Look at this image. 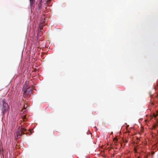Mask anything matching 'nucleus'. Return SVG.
Wrapping results in <instances>:
<instances>
[{"label": "nucleus", "instance_id": "f257e3e1", "mask_svg": "<svg viewBox=\"0 0 158 158\" xmlns=\"http://www.w3.org/2000/svg\"><path fill=\"white\" fill-rule=\"evenodd\" d=\"M0 106L2 115L4 116L5 113L7 111L8 108V106L6 102V99H4L1 100L0 102Z\"/></svg>", "mask_w": 158, "mask_h": 158}, {"label": "nucleus", "instance_id": "f03ea898", "mask_svg": "<svg viewBox=\"0 0 158 158\" xmlns=\"http://www.w3.org/2000/svg\"><path fill=\"white\" fill-rule=\"evenodd\" d=\"M26 130L25 128L21 127H19L15 134V139L19 138L22 134H25L24 132Z\"/></svg>", "mask_w": 158, "mask_h": 158}, {"label": "nucleus", "instance_id": "7ed1b4c3", "mask_svg": "<svg viewBox=\"0 0 158 158\" xmlns=\"http://www.w3.org/2000/svg\"><path fill=\"white\" fill-rule=\"evenodd\" d=\"M39 26V28H40V30H41L43 29L42 27H41V26H42V25H41V23L40 24Z\"/></svg>", "mask_w": 158, "mask_h": 158}, {"label": "nucleus", "instance_id": "20e7f679", "mask_svg": "<svg viewBox=\"0 0 158 158\" xmlns=\"http://www.w3.org/2000/svg\"><path fill=\"white\" fill-rule=\"evenodd\" d=\"M30 3L31 4H32L34 2V0H30Z\"/></svg>", "mask_w": 158, "mask_h": 158}, {"label": "nucleus", "instance_id": "39448f33", "mask_svg": "<svg viewBox=\"0 0 158 158\" xmlns=\"http://www.w3.org/2000/svg\"><path fill=\"white\" fill-rule=\"evenodd\" d=\"M28 89H27L25 91H24V94H26V93H27V92L28 91Z\"/></svg>", "mask_w": 158, "mask_h": 158}, {"label": "nucleus", "instance_id": "423d86ee", "mask_svg": "<svg viewBox=\"0 0 158 158\" xmlns=\"http://www.w3.org/2000/svg\"><path fill=\"white\" fill-rule=\"evenodd\" d=\"M157 114H154V115H153L154 117L155 118H156L157 117Z\"/></svg>", "mask_w": 158, "mask_h": 158}, {"label": "nucleus", "instance_id": "0eeeda50", "mask_svg": "<svg viewBox=\"0 0 158 158\" xmlns=\"http://www.w3.org/2000/svg\"><path fill=\"white\" fill-rule=\"evenodd\" d=\"M124 142H125V143H127L128 142V141L127 140H125V141H124Z\"/></svg>", "mask_w": 158, "mask_h": 158}, {"label": "nucleus", "instance_id": "6e6552de", "mask_svg": "<svg viewBox=\"0 0 158 158\" xmlns=\"http://www.w3.org/2000/svg\"><path fill=\"white\" fill-rule=\"evenodd\" d=\"M25 107H26V106H24V109H26Z\"/></svg>", "mask_w": 158, "mask_h": 158}, {"label": "nucleus", "instance_id": "1a4fd4ad", "mask_svg": "<svg viewBox=\"0 0 158 158\" xmlns=\"http://www.w3.org/2000/svg\"><path fill=\"white\" fill-rule=\"evenodd\" d=\"M25 107H26V106H24V109H26Z\"/></svg>", "mask_w": 158, "mask_h": 158}, {"label": "nucleus", "instance_id": "9d476101", "mask_svg": "<svg viewBox=\"0 0 158 158\" xmlns=\"http://www.w3.org/2000/svg\"><path fill=\"white\" fill-rule=\"evenodd\" d=\"M29 93H31V92L30 91H29Z\"/></svg>", "mask_w": 158, "mask_h": 158}, {"label": "nucleus", "instance_id": "9b49d317", "mask_svg": "<svg viewBox=\"0 0 158 158\" xmlns=\"http://www.w3.org/2000/svg\"><path fill=\"white\" fill-rule=\"evenodd\" d=\"M40 6H39V8L40 9Z\"/></svg>", "mask_w": 158, "mask_h": 158}, {"label": "nucleus", "instance_id": "f8f14e48", "mask_svg": "<svg viewBox=\"0 0 158 158\" xmlns=\"http://www.w3.org/2000/svg\"><path fill=\"white\" fill-rule=\"evenodd\" d=\"M29 131H31V130H29Z\"/></svg>", "mask_w": 158, "mask_h": 158}, {"label": "nucleus", "instance_id": "ddd939ff", "mask_svg": "<svg viewBox=\"0 0 158 158\" xmlns=\"http://www.w3.org/2000/svg\"><path fill=\"white\" fill-rule=\"evenodd\" d=\"M49 1H50L51 0H48Z\"/></svg>", "mask_w": 158, "mask_h": 158}]
</instances>
